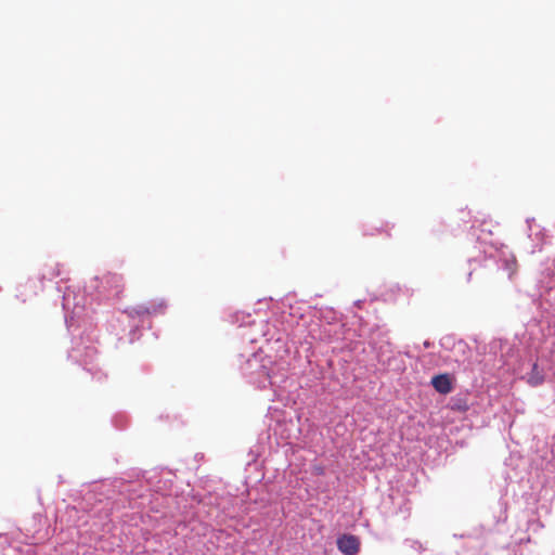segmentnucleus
Wrapping results in <instances>:
<instances>
[{"instance_id":"obj_1","label":"nucleus","mask_w":555,"mask_h":555,"mask_svg":"<svg viewBox=\"0 0 555 555\" xmlns=\"http://www.w3.org/2000/svg\"><path fill=\"white\" fill-rule=\"evenodd\" d=\"M337 548L345 555H357L360 551V539L357 535L344 533L337 538Z\"/></svg>"},{"instance_id":"obj_2","label":"nucleus","mask_w":555,"mask_h":555,"mask_svg":"<svg viewBox=\"0 0 555 555\" xmlns=\"http://www.w3.org/2000/svg\"><path fill=\"white\" fill-rule=\"evenodd\" d=\"M433 387L442 395H448L452 391V382L448 374H439L431 378Z\"/></svg>"},{"instance_id":"obj_3","label":"nucleus","mask_w":555,"mask_h":555,"mask_svg":"<svg viewBox=\"0 0 555 555\" xmlns=\"http://www.w3.org/2000/svg\"><path fill=\"white\" fill-rule=\"evenodd\" d=\"M544 376L542 372L539 370L538 364L534 363L532 365L531 372L528 374V383L531 386H539L543 383Z\"/></svg>"},{"instance_id":"obj_4","label":"nucleus","mask_w":555,"mask_h":555,"mask_svg":"<svg viewBox=\"0 0 555 555\" xmlns=\"http://www.w3.org/2000/svg\"><path fill=\"white\" fill-rule=\"evenodd\" d=\"M504 268L508 272V278L513 279L514 275L517 273V270H518V264H517L516 259L514 257L509 258V259H505L504 260Z\"/></svg>"}]
</instances>
